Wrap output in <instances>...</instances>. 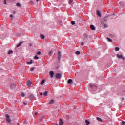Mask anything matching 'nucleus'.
Returning <instances> with one entry per match:
<instances>
[{
	"instance_id": "nucleus-1",
	"label": "nucleus",
	"mask_w": 125,
	"mask_h": 125,
	"mask_svg": "<svg viewBox=\"0 0 125 125\" xmlns=\"http://www.w3.org/2000/svg\"><path fill=\"white\" fill-rule=\"evenodd\" d=\"M6 121L7 122V123H10L11 120H10V117L9 116V115H8V114H6Z\"/></svg>"
},
{
	"instance_id": "nucleus-2",
	"label": "nucleus",
	"mask_w": 125,
	"mask_h": 125,
	"mask_svg": "<svg viewBox=\"0 0 125 125\" xmlns=\"http://www.w3.org/2000/svg\"><path fill=\"white\" fill-rule=\"evenodd\" d=\"M117 57L119 59L122 58L123 60H125V57H123V55H119V54H117Z\"/></svg>"
},
{
	"instance_id": "nucleus-3",
	"label": "nucleus",
	"mask_w": 125,
	"mask_h": 125,
	"mask_svg": "<svg viewBox=\"0 0 125 125\" xmlns=\"http://www.w3.org/2000/svg\"><path fill=\"white\" fill-rule=\"evenodd\" d=\"M61 59V52L60 51H59L58 52V59H59V60H60Z\"/></svg>"
},
{
	"instance_id": "nucleus-4",
	"label": "nucleus",
	"mask_w": 125,
	"mask_h": 125,
	"mask_svg": "<svg viewBox=\"0 0 125 125\" xmlns=\"http://www.w3.org/2000/svg\"><path fill=\"white\" fill-rule=\"evenodd\" d=\"M56 78H57V79H61V74L60 73H57L56 75Z\"/></svg>"
},
{
	"instance_id": "nucleus-5",
	"label": "nucleus",
	"mask_w": 125,
	"mask_h": 125,
	"mask_svg": "<svg viewBox=\"0 0 125 125\" xmlns=\"http://www.w3.org/2000/svg\"><path fill=\"white\" fill-rule=\"evenodd\" d=\"M97 15L99 17H101V13L98 10H97Z\"/></svg>"
},
{
	"instance_id": "nucleus-6",
	"label": "nucleus",
	"mask_w": 125,
	"mask_h": 125,
	"mask_svg": "<svg viewBox=\"0 0 125 125\" xmlns=\"http://www.w3.org/2000/svg\"><path fill=\"white\" fill-rule=\"evenodd\" d=\"M50 76L51 78H53V76H54V72L53 71H51L50 72Z\"/></svg>"
},
{
	"instance_id": "nucleus-7",
	"label": "nucleus",
	"mask_w": 125,
	"mask_h": 125,
	"mask_svg": "<svg viewBox=\"0 0 125 125\" xmlns=\"http://www.w3.org/2000/svg\"><path fill=\"white\" fill-rule=\"evenodd\" d=\"M29 98L30 99H34V98H35V96H34V94H31Z\"/></svg>"
},
{
	"instance_id": "nucleus-8",
	"label": "nucleus",
	"mask_w": 125,
	"mask_h": 125,
	"mask_svg": "<svg viewBox=\"0 0 125 125\" xmlns=\"http://www.w3.org/2000/svg\"><path fill=\"white\" fill-rule=\"evenodd\" d=\"M31 84H32V82H31V81H28L27 82V86H28V87H30Z\"/></svg>"
},
{
	"instance_id": "nucleus-9",
	"label": "nucleus",
	"mask_w": 125,
	"mask_h": 125,
	"mask_svg": "<svg viewBox=\"0 0 125 125\" xmlns=\"http://www.w3.org/2000/svg\"><path fill=\"white\" fill-rule=\"evenodd\" d=\"M59 125H64V122H63V121L61 119H60Z\"/></svg>"
},
{
	"instance_id": "nucleus-10",
	"label": "nucleus",
	"mask_w": 125,
	"mask_h": 125,
	"mask_svg": "<svg viewBox=\"0 0 125 125\" xmlns=\"http://www.w3.org/2000/svg\"><path fill=\"white\" fill-rule=\"evenodd\" d=\"M90 28H91V30H92L93 31L95 30V27L94 26V25H93L92 24L91 25H90Z\"/></svg>"
},
{
	"instance_id": "nucleus-11",
	"label": "nucleus",
	"mask_w": 125,
	"mask_h": 125,
	"mask_svg": "<svg viewBox=\"0 0 125 125\" xmlns=\"http://www.w3.org/2000/svg\"><path fill=\"white\" fill-rule=\"evenodd\" d=\"M108 17H109V16H106L104 18V22H107L108 20Z\"/></svg>"
},
{
	"instance_id": "nucleus-12",
	"label": "nucleus",
	"mask_w": 125,
	"mask_h": 125,
	"mask_svg": "<svg viewBox=\"0 0 125 125\" xmlns=\"http://www.w3.org/2000/svg\"><path fill=\"white\" fill-rule=\"evenodd\" d=\"M44 118V117H43L42 116L40 117H39V121H40V122H42V121L43 120Z\"/></svg>"
},
{
	"instance_id": "nucleus-13",
	"label": "nucleus",
	"mask_w": 125,
	"mask_h": 125,
	"mask_svg": "<svg viewBox=\"0 0 125 125\" xmlns=\"http://www.w3.org/2000/svg\"><path fill=\"white\" fill-rule=\"evenodd\" d=\"M88 38V34L85 33L84 34V39H87Z\"/></svg>"
},
{
	"instance_id": "nucleus-14",
	"label": "nucleus",
	"mask_w": 125,
	"mask_h": 125,
	"mask_svg": "<svg viewBox=\"0 0 125 125\" xmlns=\"http://www.w3.org/2000/svg\"><path fill=\"white\" fill-rule=\"evenodd\" d=\"M27 65H30L31 64H33V61L31 60L30 62H27Z\"/></svg>"
},
{
	"instance_id": "nucleus-15",
	"label": "nucleus",
	"mask_w": 125,
	"mask_h": 125,
	"mask_svg": "<svg viewBox=\"0 0 125 125\" xmlns=\"http://www.w3.org/2000/svg\"><path fill=\"white\" fill-rule=\"evenodd\" d=\"M45 82V81L44 80H42L41 82V85H43V84Z\"/></svg>"
},
{
	"instance_id": "nucleus-16",
	"label": "nucleus",
	"mask_w": 125,
	"mask_h": 125,
	"mask_svg": "<svg viewBox=\"0 0 125 125\" xmlns=\"http://www.w3.org/2000/svg\"><path fill=\"white\" fill-rule=\"evenodd\" d=\"M10 87L12 89H14V88H15V84L11 85Z\"/></svg>"
},
{
	"instance_id": "nucleus-17",
	"label": "nucleus",
	"mask_w": 125,
	"mask_h": 125,
	"mask_svg": "<svg viewBox=\"0 0 125 125\" xmlns=\"http://www.w3.org/2000/svg\"><path fill=\"white\" fill-rule=\"evenodd\" d=\"M107 39L108 40V42H113L112 39L109 37H107Z\"/></svg>"
},
{
	"instance_id": "nucleus-18",
	"label": "nucleus",
	"mask_w": 125,
	"mask_h": 125,
	"mask_svg": "<svg viewBox=\"0 0 125 125\" xmlns=\"http://www.w3.org/2000/svg\"><path fill=\"white\" fill-rule=\"evenodd\" d=\"M54 103V100H51L50 102H49V104H53Z\"/></svg>"
},
{
	"instance_id": "nucleus-19",
	"label": "nucleus",
	"mask_w": 125,
	"mask_h": 125,
	"mask_svg": "<svg viewBox=\"0 0 125 125\" xmlns=\"http://www.w3.org/2000/svg\"><path fill=\"white\" fill-rule=\"evenodd\" d=\"M22 43H23V42H21L19 43V44H18L17 45V47H19V46H21V44H22Z\"/></svg>"
},
{
	"instance_id": "nucleus-20",
	"label": "nucleus",
	"mask_w": 125,
	"mask_h": 125,
	"mask_svg": "<svg viewBox=\"0 0 125 125\" xmlns=\"http://www.w3.org/2000/svg\"><path fill=\"white\" fill-rule=\"evenodd\" d=\"M73 0H69L68 2L69 4L72 5L73 3Z\"/></svg>"
},
{
	"instance_id": "nucleus-21",
	"label": "nucleus",
	"mask_w": 125,
	"mask_h": 125,
	"mask_svg": "<svg viewBox=\"0 0 125 125\" xmlns=\"http://www.w3.org/2000/svg\"><path fill=\"white\" fill-rule=\"evenodd\" d=\"M12 53H13V51L12 50H10L8 52V54H12Z\"/></svg>"
},
{
	"instance_id": "nucleus-22",
	"label": "nucleus",
	"mask_w": 125,
	"mask_h": 125,
	"mask_svg": "<svg viewBox=\"0 0 125 125\" xmlns=\"http://www.w3.org/2000/svg\"><path fill=\"white\" fill-rule=\"evenodd\" d=\"M97 120L99 122H102V119L99 117H97Z\"/></svg>"
},
{
	"instance_id": "nucleus-23",
	"label": "nucleus",
	"mask_w": 125,
	"mask_h": 125,
	"mask_svg": "<svg viewBox=\"0 0 125 125\" xmlns=\"http://www.w3.org/2000/svg\"><path fill=\"white\" fill-rule=\"evenodd\" d=\"M85 123H86L87 125H89V124H90V122L88 120H86Z\"/></svg>"
},
{
	"instance_id": "nucleus-24",
	"label": "nucleus",
	"mask_w": 125,
	"mask_h": 125,
	"mask_svg": "<svg viewBox=\"0 0 125 125\" xmlns=\"http://www.w3.org/2000/svg\"><path fill=\"white\" fill-rule=\"evenodd\" d=\"M115 49L116 51H119V50H120V48L116 47H115Z\"/></svg>"
},
{
	"instance_id": "nucleus-25",
	"label": "nucleus",
	"mask_w": 125,
	"mask_h": 125,
	"mask_svg": "<svg viewBox=\"0 0 125 125\" xmlns=\"http://www.w3.org/2000/svg\"><path fill=\"white\" fill-rule=\"evenodd\" d=\"M72 82H73V80L72 79H69L68 81V83H72Z\"/></svg>"
},
{
	"instance_id": "nucleus-26",
	"label": "nucleus",
	"mask_w": 125,
	"mask_h": 125,
	"mask_svg": "<svg viewBox=\"0 0 125 125\" xmlns=\"http://www.w3.org/2000/svg\"><path fill=\"white\" fill-rule=\"evenodd\" d=\"M80 53H81V52L79 51H77L75 52V54H77V55H79V54H80Z\"/></svg>"
},
{
	"instance_id": "nucleus-27",
	"label": "nucleus",
	"mask_w": 125,
	"mask_h": 125,
	"mask_svg": "<svg viewBox=\"0 0 125 125\" xmlns=\"http://www.w3.org/2000/svg\"><path fill=\"white\" fill-rule=\"evenodd\" d=\"M41 39H44V35L42 34L41 35Z\"/></svg>"
},
{
	"instance_id": "nucleus-28",
	"label": "nucleus",
	"mask_w": 125,
	"mask_h": 125,
	"mask_svg": "<svg viewBox=\"0 0 125 125\" xmlns=\"http://www.w3.org/2000/svg\"><path fill=\"white\" fill-rule=\"evenodd\" d=\"M34 59H39V57H38L37 55H35L34 56Z\"/></svg>"
},
{
	"instance_id": "nucleus-29",
	"label": "nucleus",
	"mask_w": 125,
	"mask_h": 125,
	"mask_svg": "<svg viewBox=\"0 0 125 125\" xmlns=\"http://www.w3.org/2000/svg\"><path fill=\"white\" fill-rule=\"evenodd\" d=\"M43 95H44V96H46V95H47V91L43 93Z\"/></svg>"
},
{
	"instance_id": "nucleus-30",
	"label": "nucleus",
	"mask_w": 125,
	"mask_h": 125,
	"mask_svg": "<svg viewBox=\"0 0 125 125\" xmlns=\"http://www.w3.org/2000/svg\"><path fill=\"white\" fill-rule=\"evenodd\" d=\"M25 93H21V96L22 97H25Z\"/></svg>"
},
{
	"instance_id": "nucleus-31",
	"label": "nucleus",
	"mask_w": 125,
	"mask_h": 125,
	"mask_svg": "<svg viewBox=\"0 0 125 125\" xmlns=\"http://www.w3.org/2000/svg\"><path fill=\"white\" fill-rule=\"evenodd\" d=\"M16 5H17V6H19V7L21 6V5H20V3H17L16 4Z\"/></svg>"
},
{
	"instance_id": "nucleus-32",
	"label": "nucleus",
	"mask_w": 125,
	"mask_h": 125,
	"mask_svg": "<svg viewBox=\"0 0 125 125\" xmlns=\"http://www.w3.org/2000/svg\"><path fill=\"white\" fill-rule=\"evenodd\" d=\"M104 28H108V25H107V24H105L104 25Z\"/></svg>"
},
{
	"instance_id": "nucleus-33",
	"label": "nucleus",
	"mask_w": 125,
	"mask_h": 125,
	"mask_svg": "<svg viewBox=\"0 0 125 125\" xmlns=\"http://www.w3.org/2000/svg\"><path fill=\"white\" fill-rule=\"evenodd\" d=\"M71 24H72V25H75V21H71Z\"/></svg>"
},
{
	"instance_id": "nucleus-34",
	"label": "nucleus",
	"mask_w": 125,
	"mask_h": 125,
	"mask_svg": "<svg viewBox=\"0 0 125 125\" xmlns=\"http://www.w3.org/2000/svg\"><path fill=\"white\" fill-rule=\"evenodd\" d=\"M52 53H53L52 51H50L49 54V55H51V54H52Z\"/></svg>"
},
{
	"instance_id": "nucleus-35",
	"label": "nucleus",
	"mask_w": 125,
	"mask_h": 125,
	"mask_svg": "<svg viewBox=\"0 0 125 125\" xmlns=\"http://www.w3.org/2000/svg\"><path fill=\"white\" fill-rule=\"evenodd\" d=\"M41 54V51H40L37 52V54H38V55H40Z\"/></svg>"
},
{
	"instance_id": "nucleus-36",
	"label": "nucleus",
	"mask_w": 125,
	"mask_h": 125,
	"mask_svg": "<svg viewBox=\"0 0 125 125\" xmlns=\"http://www.w3.org/2000/svg\"><path fill=\"white\" fill-rule=\"evenodd\" d=\"M34 70H35V68H34V67H33V68H32L30 69V71H34Z\"/></svg>"
},
{
	"instance_id": "nucleus-37",
	"label": "nucleus",
	"mask_w": 125,
	"mask_h": 125,
	"mask_svg": "<svg viewBox=\"0 0 125 125\" xmlns=\"http://www.w3.org/2000/svg\"><path fill=\"white\" fill-rule=\"evenodd\" d=\"M81 45H82V46L84 45V43H83V42H81Z\"/></svg>"
},
{
	"instance_id": "nucleus-38",
	"label": "nucleus",
	"mask_w": 125,
	"mask_h": 125,
	"mask_svg": "<svg viewBox=\"0 0 125 125\" xmlns=\"http://www.w3.org/2000/svg\"><path fill=\"white\" fill-rule=\"evenodd\" d=\"M4 4H7L6 0H4Z\"/></svg>"
},
{
	"instance_id": "nucleus-39",
	"label": "nucleus",
	"mask_w": 125,
	"mask_h": 125,
	"mask_svg": "<svg viewBox=\"0 0 125 125\" xmlns=\"http://www.w3.org/2000/svg\"><path fill=\"white\" fill-rule=\"evenodd\" d=\"M35 116H37L38 115V112H35Z\"/></svg>"
},
{
	"instance_id": "nucleus-40",
	"label": "nucleus",
	"mask_w": 125,
	"mask_h": 125,
	"mask_svg": "<svg viewBox=\"0 0 125 125\" xmlns=\"http://www.w3.org/2000/svg\"><path fill=\"white\" fill-rule=\"evenodd\" d=\"M23 104H24V105H27V103H25V102H23Z\"/></svg>"
},
{
	"instance_id": "nucleus-41",
	"label": "nucleus",
	"mask_w": 125,
	"mask_h": 125,
	"mask_svg": "<svg viewBox=\"0 0 125 125\" xmlns=\"http://www.w3.org/2000/svg\"><path fill=\"white\" fill-rule=\"evenodd\" d=\"M29 45H30V46H33V44H32V43H30V44H29Z\"/></svg>"
},
{
	"instance_id": "nucleus-42",
	"label": "nucleus",
	"mask_w": 125,
	"mask_h": 125,
	"mask_svg": "<svg viewBox=\"0 0 125 125\" xmlns=\"http://www.w3.org/2000/svg\"><path fill=\"white\" fill-rule=\"evenodd\" d=\"M10 17H13V15H10Z\"/></svg>"
},
{
	"instance_id": "nucleus-43",
	"label": "nucleus",
	"mask_w": 125,
	"mask_h": 125,
	"mask_svg": "<svg viewBox=\"0 0 125 125\" xmlns=\"http://www.w3.org/2000/svg\"><path fill=\"white\" fill-rule=\"evenodd\" d=\"M122 124H125V121H122Z\"/></svg>"
},
{
	"instance_id": "nucleus-44",
	"label": "nucleus",
	"mask_w": 125,
	"mask_h": 125,
	"mask_svg": "<svg viewBox=\"0 0 125 125\" xmlns=\"http://www.w3.org/2000/svg\"><path fill=\"white\" fill-rule=\"evenodd\" d=\"M40 0H36V1L38 2V1H40Z\"/></svg>"
},
{
	"instance_id": "nucleus-45",
	"label": "nucleus",
	"mask_w": 125,
	"mask_h": 125,
	"mask_svg": "<svg viewBox=\"0 0 125 125\" xmlns=\"http://www.w3.org/2000/svg\"><path fill=\"white\" fill-rule=\"evenodd\" d=\"M40 95H42V93H40Z\"/></svg>"
},
{
	"instance_id": "nucleus-46",
	"label": "nucleus",
	"mask_w": 125,
	"mask_h": 125,
	"mask_svg": "<svg viewBox=\"0 0 125 125\" xmlns=\"http://www.w3.org/2000/svg\"><path fill=\"white\" fill-rule=\"evenodd\" d=\"M123 100H125V98H122Z\"/></svg>"
},
{
	"instance_id": "nucleus-47",
	"label": "nucleus",
	"mask_w": 125,
	"mask_h": 125,
	"mask_svg": "<svg viewBox=\"0 0 125 125\" xmlns=\"http://www.w3.org/2000/svg\"><path fill=\"white\" fill-rule=\"evenodd\" d=\"M90 85V87H91L92 86V85L91 84Z\"/></svg>"
},
{
	"instance_id": "nucleus-48",
	"label": "nucleus",
	"mask_w": 125,
	"mask_h": 125,
	"mask_svg": "<svg viewBox=\"0 0 125 125\" xmlns=\"http://www.w3.org/2000/svg\"><path fill=\"white\" fill-rule=\"evenodd\" d=\"M56 125H58V124H56Z\"/></svg>"
},
{
	"instance_id": "nucleus-49",
	"label": "nucleus",
	"mask_w": 125,
	"mask_h": 125,
	"mask_svg": "<svg viewBox=\"0 0 125 125\" xmlns=\"http://www.w3.org/2000/svg\"><path fill=\"white\" fill-rule=\"evenodd\" d=\"M124 125V124H122V125Z\"/></svg>"
}]
</instances>
